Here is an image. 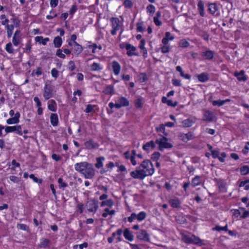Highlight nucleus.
Returning <instances> with one entry per match:
<instances>
[{
	"label": "nucleus",
	"mask_w": 249,
	"mask_h": 249,
	"mask_svg": "<svg viewBox=\"0 0 249 249\" xmlns=\"http://www.w3.org/2000/svg\"><path fill=\"white\" fill-rule=\"evenodd\" d=\"M154 172V169L150 160H144L136 170L130 173V176L134 178L143 179L145 177L151 176Z\"/></svg>",
	"instance_id": "1"
},
{
	"label": "nucleus",
	"mask_w": 249,
	"mask_h": 249,
	"mask_svg": "<svg viewBox=\"0 0 249 249\" xmlns=\"http://www.w3.org/2000/svg\"><path fill=\"white\" fill-rule=\"evenodd\" d=\"M75 170L82 174L86 178L92 179L95 176V170L91 164L87 162L76 163Z\"/></svg>",
	"instance_id": "2"
},
{
	"label": "nucleus",
	"mask_w": 249,
	"mask_h": 249,
	"mask_svg": "<svg viewBox=\"0 0 249 249\" xmlns=\"http://www.w3.org/2000/svg\"><path fill=\"white\" fill-rule=\"evenodd\" d=\"M182 240L186 243L194 244L197 245H202V240L194 235L191 236L184 235L182 236Z\"/></svg>",
	"instance_id": "3"
},
{
	"label": "nucleus",
	"mask_w": 249,
	"mask_h": 249,
	"mask_svg": "<svg viewBox=\"0 0 249 249\" xmlns=\"http://www.w3.org/2000/svg\"><path fill=\"white\" fill-rule=\"evenodd\" d=\"M156 143L159 144V149L160 151H163L164 148H171L173 147L172 144L168 142L167 139L164 137L157 139L156 141Z\"/></svg>",
	"instance_id": "4"
},
{
	"label": "nucleus",
	"mask_w": 249,
	"mask_h": 249,
	"mask_svg": "<svg viewBox=\"0 0 249 249\" xmlns=\"http://www.w3.org/2000/svg\"><path fill=\"white\" fill-rule=\"evenodd\" d=\"M86 206L88 211L95 213L98 208V202L96 199L89 200Z\"/></svg>",
	"instance_id": "5"
},
{
	"label": "nucleus",
	"mask_w": 249,
	"mask_h": 249,
	"mask_svg": "<svg viewBox=\"0 0 249 249\" xmlns=\"http://www.w3.org/2000/svg\"><path fill=\"white\" fill-rule=\"evenodd\" d=\"M43 97L47 100L53 97V88L49 84H45L43 89Z\"/></svg>",
	"instance_id": "6"
},
{
	"label": "nucleus",
	"mask_w": 249,
	"mask_h": 249,
	"mask_svg": "<svg viewBox=\"0 0 249 249\" xmlns=\"http://www.w3.org/2000/svg\"><path fill=\"white\" fill-rule=\"evenodd\" d=\"M111 22L113 28L111 34L112 35H114L116 34V31L121 28L120 21L118 18H112Z\"/></svg>",
	"instance_id": "7"
},
{
	"label": "nucleus",
	"mask_w": 249,
	"mask_h": 249,
	"mask_svg": "<svg viewBox=\"0 0 249 249\" xmlns=\"http://www.w3.org/2000/svg\"><path fill=\"white\" fill-rule=\"evenodd\" d=\"M137 237L138 239L143 240L146 242L149 241V234L147 233L146 231L141 230L137 233Z\"/></svg>",
	"instance_id": "8"
},
{
	"label": "nucleus",
	"mask_w": 249,
	"mask_h": 249,
	"mask_svg": "<svg viewBox=\"0 0 249 249\" xmlns=\"http://www.w3.org/2000/svg\"><path fill=\"white\" fill-rule=\"evenodd\" d=\"M20 114L19 112H17L14 117L8 119L6 120V123L8 124H16L19 122V118Z\"/></svg>",
	"instance_id": "9"
},
{
	"label": "nucleus",
	"mask_w": 249,
	"mask_h": 249,
	"mask_svg": "<svg viewBox=\"0 0 249 249\" xmlns=\"http://www.w3.org/2000/svg\"><path fill=\"white\" fill-rule=\"evenodd\" d=\"M179 138L182 141L187 142L189 140L193 139L195 137L191 132H188L186 134L180 133L179 134Z\"/></svg>",
	"instance_id": "10"
},
{
	"label": "nucleus",
	"mask_w": 249,
	"mask_h": 249,
	"mask_svg": "<svg viewBox=\"0 0 249 249\" xmlns=\"http://www.w3.org/2000/svg\"><path fill=\"white\" fill-rule=\"evenodd\" d=\"M234 75L240 81H245L247 79V76L245 75V71L243 70H241L240 72L235 71L234 73Z\"/></svg>",
	"instance_id": "11"
},
{
	"label": "nucleus",
	"mask_w": 249,
	"mask_h": 249,
	"mask_svg": "<svg viewBox=\"0 0 249 249\" xmlns=\"http://www.w3.org/2000/svg\"><path fill=\"white\" fill-rule=\"evenodd\" d=\"M155 147V144L153 141L146 142L145 144H143L142 146L143 149L148 153L149 152L150 150L153 149Z\"/></svg>",
	"instance_id": "12"
},
{
	"label": "nucleus",
	"mask_w": 249,
	"mask_h": 249,
	"mask_svg": "<svg viewBox=\"0 0 249 249\" xmlns=\"http://www.w3.org/2000/svg\"><path fill=\"white\" fill-rule=\"evenodd\" d=\"M197 10L200 14V15L203 17L205 16V11H204V2L202 0H197Z\"/></svg>",
	"instance_id": "13"
},
{
	"label": "nucleus",
	"mask_w": 249,
	"mask_h": 249,
	"mask_svg": "<svg viewBox=\"0 0 249 249\" xmlns=\"http://www.w3.org/2000/svg\"><path fill=\"white\" fill-rule=\"evenodd\" d=\"M126 50H127V54L128 56L138 55V53H135V51L136 50V48L130 44L127 45Z\"/></svg>",
	"instance_id": "14"
},
{
	"label": "nucleus",
	"mask_w": 249,
	"mask_h": 249,
	"mask_svg": "<svg viewBox=\"0 0 249 249\" xmlns=\"http://www.w3.org/2000/svg\"><path fill=\"white\" fill-rule=\"evenodd\" d=\"M112 70L114 74L116 75H118L121 70V66L116 61H113L112 62Z\"/></svg>",
	"instance_id": "15"
},
{
	"label": "nucleus",
	"mask_w": 249,
	"mask_h": 249,
	"mask_svg": "<svg viewBox=\"0 0 249 249\" xmlns=\"http://www.w3.org/2000/svg\"><path fill=\"white\" fill-rule=\"evenodd\" d=\"M20 34V30H17L13 37L12 42L13 44L17 46L19 44V35Z\"/></svg>",
	"instance_id": "16"
},
{
	"label": "nucleus",
	"mask_w": 249,
	"mask_h": 249,
	"mask_svg": "<svg viewBox=\"0 0 249 249\" xmlns=\"http://www.w3.org/2000/svg\"><path fill=\"white\" fill-rule=\"evenodd\" d=\"M48 108L51 111H56L57 109L56 102L54 100H50L48 103Z\"/></svg>",
	"instance_id": "17"
},
{
	"label": "nucleus",
	"mask_w": 249,
	"mask_h": 249,
	"mask_svg": "<svg viewBox=\"0 0 249 249\" xmlns=\"http://www.w3.org/2000/svg\"><path fill=\"white\" fill-rule=\"evenodd\" d=\"M50 121L52 125L56 126L58 124V118L56 113H52L50 116Z\"/></svg>",
	"instance_id": "18"
},
{
	"label": "nucleus",
	"mask_w": 249,
	"mask_h": 249,
	"mask_svg": "<svg viewBox=\"0 0 249 249\" xmlns=\"http://www.w3.org/2000/svg\"><path fill=\"white\" fill-rule=\"evenodd\" d=\"M198 80L201 82H205L209 80V74L206 72H203L197 75Z\"/></svg>",
	"instance_id": "19"
},
{
	"label": "nucleus",
	"mask_w": 249,
	"mask_h": 249,
	"mask_svg": "<svg viewBox=\"0 0 249 249\" xmlns=\"http://www.w3.org/2000/svg\"><path fill=\"white\" fill-rule=\"evenodd\" d=\"M196 122L195 118H188L182 122V125L184 127H188L191 126Z\"/></svg>",
	"instance_id": "20"
},
{
	"label": "nucleus",
	"mask_w": 249,
	"mask_h": 249,
	"mask_svg": "<svg viewBox=\"0 0 249 249\" xmlns=\"http://www.w3.org/2000/svg\"><path fill=\"white\" fill-rule=\"evenodd\" d=\"M83 51L82 47L78 44L77 42H75L73 44V46L72 47V51L73 53L77 54L79 55Z\"/></svg>",
	"instance_id": "21"
},
{
	"label": "nucleus",
	"mask_w": 249,
	"mask_h": 249,
	"mask_svg": "<svg viewBox=\"0 0 249 249\" xmlns=\"http://www.w3.org/2000/svg\"><path fill=\"white\" fill-rule=\"evenodd\" d=\"M204 116L205 117L204 120L209 122L213 121L214 117L213 113L208 110L205 111Z\"/></svg>",
	"instance_id": "22"
},
{
	"label": "nucleus",
	"mask_w": 249,
	"mask_h": 249,
	"mask_svg": "<svg viewBox=\"0 0 249 249\" xmlns=\"http://www.w3.org/2000/svg\"><path fill=\"white\" fill-rule=\"evenodd\" d=\"M202 55L205 57V59L211 60L213 57L214 52L211 50H208L202 53Z\"/></svg>",
	"instance_id": "23"
},
{
	"label": "nucleus",
	"mask_w": 249,
	"mask_h": 249,
	"mask_svg": "<svg viewBox=\"0 0 249 249\" xmlns=\"http://www.w3.org/2000/svg\"><path fill=\"white\" fill-rule=\"evenodd\" d=\"M35 39L36 42L41 43L43 45H46L47 42L50 40L48 37L43 38L42 36H37L35 37Z\"/></svg>",
	"instance_id": "24"
},
{
	"label": "nucleus",
	"mask_w": 249,
	"mask_h": 249,
	"mask_svg": "<svg viewBox=\"0 0 249 249\" xmlns=\"http://www.w3.org/2000/svg\"><path fill=\"white\" fill-rule=\"evenodd\" d=\"M124 235L125 238L129 241H131L134 239V236L128 229L124 230Z\"/></svg>",
	"instance_id": "25"
},
{
	"label": "nucleus",
	"mask_w": 249,
	"mask_h": 249,
	"mask_svg": "<svg viewBox=\"0 0 249 249\" xmlns=\"http://www.w3.org/2000/svg\"><path fill=\"white\" fill-rule=\"evenodd\" d=\"M86 148L92 149L97 147V145L92 140H89L85 142L84 144Z\"/></svg>",
	"instance_id": "26"
},
{
	"label": "nucleus",
	"mask_w": 249,
	"mask_h": 249,
	"mask_svg": "<svg viewBox=\"0 0 249 249\" xmlns=\"http://www.w3.org/2000/svg\"><path fill=\"white\" fill-rule=\"evenodd\" d=\"M96 108L97 106L88 104L86 107L85 111L87 113H92L95 112Z\"/></svg>",
	"instance_id": "27"
},
{
	"label": "nucleus",
	"mask_w": 249,
	"mask_h": 249,
	"mask_svg": "<svg viewBox=\"0 0 249 249\" xmlns=\"http://www.w3.org/2000/svg\"><path fill=\"white\" fill-rule=\"evenodd\" d=\"M208 10L211 14L213 15L218 10V7L215 3H210L209 5Z\"/></svg>",
	"instance_id": "28"
},
{
	"label": "nucleus",
	"mask_w": 249,
	"mask_h": 249,
	"mask_svg": "<svg viewBox=\"0 0 249 249\" xmlns=\"http://www.w3.org/2000/svg\"><path fill=\"white\" fill-rule=\"evenodd\" d=\"M50 241L48 239L42 238L40 240L39 247L41 248H47L49 246Z\"/></svg>",
	"instance_id": "29"
},
{
	"label": "nucleus",
	"mask_w": 249,
	"mask_h": 249,
	"mask_svg": "<svg viewBox=\"0 0 249 249\" xmlns=\"http://www.w3.org/2000/svg\"><path fill=\"white\" fill-rule=\"evenodd\" d=\"M62 43V38L59 36H56L53 39L54 46L56 48H59L61 46Z\"/></svg>",
	"instance_id": "30"
},
{
	"label": "nucleus",
	"mask_w": 249,
	"mask_h": 249,
	"mask_svg": "<svg viewBox=\"0 0 249 249\" xmlns=\"http://www.w3.org/2000/svg\"><path fill=\"white\" fill-rule=\"evenodd\" d=\"M104 160L105 158L103 157H101L97 158L96 163L95 164V167L98 169L101 168L103 166V161Z\"/></svg>",
	"instance_id": "31"
},
{
	"label": "nucleus",
	"mask_w": 249,
	"mask_h": 249,
	"mask_svg": "<svg viewBox=\"0 0 249 249\" xmlns=\"http://www.w3.org/2000/svg\"><path fill=\"white\" fill-rule=\"evenodd\" d=\"M212 155L213 158H218L222 162L225 161V160L219 156V152L217 150H212Z\"/></svg>",
	"instance_id": "32"
},
{
	"label": "nucleus",
	"mask_w": 249,
	"mask_h": 249,
	"mask_svg": "<svg viewBox=\"0 0 249 249\" xmlns=\"http://www.w3.org/2000/svg\"><path fill=\"white\" fill-rule=\"evenodd\" d=\"M230 101V99H226L225 100H218L217 101H213L212 104L213 106H218V107H220L223 106L225 103L229 102Z\"/></svg>",
	"instance_id": "33"
},
{
	"label": "nucleus",
	"mask_w": 249,
	"mask_h": 249,
	"mask_svg": "<svg viewBox=\"0 0 249 249\" xmlns=\"http://www.w3.org/2000/svg\"><path fill=\"white\" fill-rule=\"evenodd\" d=\"M201 183L200 177L198 176H196L192 180V185L194 187H196L200 185Z\"/></svg>",
	"instance_id": "34"
},
{
	"label": "nucleus",
	"mask_w": 249,
	"mask_h": 249,
	"mask_svg": "<svg viewBox=\"0 0 249 249\" xmlns=\"http://www.w3.org/2000/svg\"><path fill=\"white\" fill-rule=\"evenodd\" d=\"M6 29H7V36H8V37L10 38L11 37L12 34H13V31L14 29V25L7 24L6 25Z\"/></svg>",
	"instance_id": "35"
},
{
	"label": "nucleus",
	"mask_w": 249,
	"mask_h": 249,
	"mask_svg": "<svg viewBox=\"0 0 249 249\" xmlns=\"http://www.w3.org/2000/svg\"><path fill=\"white\" fill-rule=\"evenodd\" d=\"M169 203L171 206L173 208H178L179 207L180 203L178 199H171Z\"/></svg>",
	"instance_id": "36"
},
{
	"label": "nucleus",
	"mask_w": 249,
	"mask_h": 249,
	"mask_svg": "<svg viewBox=\"0 0 249 249\" xmlns=\"http://www.w3.org/2000/svg\"><path fill=\"white\" fill-rule=\"evenodd\" d=\"M90 67L91 70L92 71H98L102 69L101 66L97 63H93Z\"/></svg>",
	"instance_id": "37"
},
{
	"label": "nucleus",
	"mask_w": 249,
	"mask_h": 249,
	"mask_svg": "<svg viewBox=\"0 0 249 249\" xmlns=\"http://www.w3.org/2000/svg\"><path fill=\"white\" fill-rule=\"evenodd\" d=\"M118 102H119L121 106L123 107H125L129 106V101L128 100L124 98V97H121L119 99Z\"/></svg>",
	"instance_id": "38"
},
{
	"label": "nucleus",
	"mask_w": 249,
	"mask_h": 249,
	"mask_svg": "<svg viewBox=\"0 0 249 249\" xmlns=\"http://www.w3.org/2000/svg\"><path fill=\"white\" fill-rule=\"evenodd\" d=\"M146 216V213L144 212H141L138 214H136L137 219L139 221L144 220Z\"/></svg>",
	"instance_id": "39"
},
{
	"label": "nucleus",
	"mask_w": 249,
	"mask_h": 249,
	"mask_svg": "<svg viewBox=\"0 0 249 249\" xmlns=\"http://www.w3.org/2000/svg\"><path fill=\"white\" fill-rule=\"evenodd\" d=\"M241 174L243 175H246L249 173V167L244 165L240 168Z\"/></svg>",
	"instance_id": "40"
},
{
	"label": "nucleus",
	"mask_w": 249,
	"mask_h": 249,
	"mask_svg": "<svg viewBox=\"0 0 249 249\" xmlns=\"http://www.w3.org/2000/svg\"><path fill=\"white\" fill-rule=\"evenodd\" d=\"M17 228L18 229H19V230H21L22 231H29V227L24 224H18Z\"/></svg>",
	"instance_id": "41"
},
{
	"label": "nucleus",
	"mask_w": 249,
	"mask_h": 249,
	"mask_svg": "<svg viewBox=\"0 0 249 249\" xmlns=\"http://www.w3.org/2000/svg\"><path fill=\"white\" fill-rule=\"evenodd\" d=\"M5 50L9 53H14V49H13L12 44L11 42H9L6 45Z\"/></svg>",
	"instance_id": "42"
},
{
	"label": "nucleus",
	"mask_w": 249,
	"mask_h": 249,
	"mask_svg": "<svg viewBox=\"0 0 249 249\" xmlns=\"http://www.w3.org/2000/svg\"><path fill=\"white\" fill-rule=\"evenodd\" d=\"M189 42L184 39L180 40L179 42V46L182 48L188 47L189 46Z\"/></svg>",
	"instance_id": "43"
},
{
	"label": "nucleus",
	"mask_w": 249,
	"mask_h": 249,
	"mask_svg": "<svg viewBox=\"0 0 249 249\" xmlns=\"http://www.w3.org/2000/svg\"><path fill=\"white\" fill-rule=\"evenodd\" d=\"M145 43V39H141L140 44L139 45V48L141 49H142L144 51V54H146L147 50L145 49V48L144 47Z\"/></svg>",
	"instance_id": "44"
},
{
	"label": "nucleus",
	"mask_w": 249,
	"mask_h": 249,
	"mask_svg": "<svg viewBox=\"0 0 249 249\" xmlns=\"http://www.w3.org/2000/svg\"><path fill=\"white\" fill-rule=\"evenodd\" d=\"M9 179L12 182L15 183H18L20 181V178L15 176H10Z\"/></svg>",
	"instance_id": "45"
},
{
	"label": "nucleus",
	"mask_w": 249,
	"mask_h": 249,
	"mask_svg": "<svg viewBox=\"0 0 249 249\" xmlns=\"http://www.w3.org/2000/svg\"><path fill=\"white\" fill-rule=\"evenodd\" d=\"M58 183H59V187L60 188H65L67 186V184L63 181L62 178H59L58 179Z\"/></svg>",
	"instance_id": "46"
},
{
	"label": "nucleus",
	"mask_w": 249,
	"mask_h": 249,
	"mask_svg": "<svg viewBox=\"0 0 249 249\" xmlns=\"http://www.w3.org/2000/svg\"><path fill=\"white\" fill-rule=\"evenodd\" d=\"M218 186L219 190L222 192H225L226 191V183L224 182H219L218 183Z\"/></svg>",
	"instance_id": "47"
},
{
	"label": "nucleus",
	"mask_w": 249,
	"mask_h": 249,
	"mask_svg": "<svg viewBox=\"0 0 249 249\" xmlns=\"http://www.w3.org/2000/svg\"><path fill=\"white\" fill-rule=\"evenodd\" d=\"M30 178H32L35 182L38 183L39 184H41L42 182V179H39L36 177L34 174H31L29 176Z\"/></svg>",
	"instance_id": "48"
},
{
	"label": "nucleus",
	"mask_w": 249,
	"mask_h": 249,
	"mask_svg": "<svg viewBox=\"0 0 249 249\" xmlns=\"http://www.w3.org/2000/svg\"><path fill=\"white\" fill-rule=\"evenodd\" d=\"M15 132L20 136H22L23 132H22V126L20 125H15Z\"/></svg>",
	"instance_id": "49"
},
{
	"label": "nucleus",
	"mask_w": 249,
	"mask_h": 249,
	"mask_svg": "<svg viewBox=\"0 0 249 249\" xmlns=\"http://www.w3.org/2000/svg\"><path fill=\"white\" fill-rule=\"evenodd\" d=\"M5 128V131L6 133L15 132V126H6Z\"/></svg>",
	"instance_id": "50"
},
{
	"label": "nucleus",
	"mask_w": 249,
	"mask_h": 249,
	"mask_svg": "<svg viewBox=\"0 0 249 249\" xmlns=\"http://www.w3.org/2000/svg\"><path fill=\"white\" fill-rule=\"evenodd\" d=\"M170 51V48L169 46L167 45H163L161 48V51L163 53H168Z\"/></svg>",
	"instance_id": "51"
},
{
	"label": "nucleus",
	"mask_w": 249,
	"mask_h": 249,
	"mask_svg": "<svg viewBox=\"0 0 249 249\" xmlns=\"http://www.w3.org/2000/svg\"><path fill=\"white\" fill-rule=\"evenodd\" d=\"M147 10L148 12H149L150 14H153L155 12V7L154 5L152 4H150L148 6H147Z\"/></svg>",
	"instance_id": "52"
},
{
	"label": "nucleus",
	"mask_w": 249,
	"mask_h": 249,
	"mask_svg": "<svg viewBox=\"0 0 249 249\" xmlns=\"http://www.w3.org/2000/svg\"><path fill=\"white\" fill-rule=\"evenodd\" d=\"M160 156V153L155 152L151 155V159L154 160H157Z\"/></svg>",
	"instance_id": "53"
},
{
	"label": "nucleus",
	"mask_w": 249,
	"mask_h": 249,
	"mask_svg": "<svg viewBox=\"0 0 249 249\" xmlns=\"http://www.w3.org/2000/svg\"><path fill=\"white\" fill-rule=\"evenodd\" d=\"M213 230H216L217 231H228V226L226 225L224 227H220L219 226H216L215 228H213Z\"/></svg>",
	"instance_id": "54"
},
{
	"label": "nucleus",
	"mask_w": 249,
	"mask_h": 249,
	"mask_svg": "<svg viewBox=\"0 0 249 249\" xmlns=\"http://www.w3.org/2000/svg\"><path fill=\"white\" fill-rule=\"evenodd\" d=\"M50 14H52V15H47L46 16V18L48 20H50L57 16V14L54 13L53 9L50 11Z\"/></svg>",
	"instance_id": "55"
},
{
	"label": "nucleus",
	"mask_w": 249,
	"mask_h": 249,
	"mask_svg": "<svg viewBox=\"0 0 249 249\" xmlns=\"http://www.w3.org/2000/svg\"><path fill=\"white\" fill-rule=\"evenodd\" d=\"M135 106L137 108H140L142 107V99L138 98L135 101Z\"/></svg>",
	"instance_id": "56"
},
{
	"label": "nucleus",
	"mask_w": 249,
	"mask_h": 249,
	"mask_svg": "<svg viewBox=\"0 0 249 249\" xmlns=\"http://www.w3.org/2000/svg\"><path fill=\"white\" fill-rule=\"evenodd\" d=\"M56 55L61 58L64 59L66 57L65 54L62 53V51L61 49H58L57 51Z\"/></svg>",
	"instance_id": "57"
},
{
	"label": "nucleus",
	"mask_w": 249,
	"mask_h": 249,
	"mask_svg": "<svg viewBox=\"0 0 249 249\" xmlns=\"http://www.w3.org/2000/svg\"><path fill=\"white\" fill-rule=\"evenodd\" d=\"M58 71L55 68H53L51 71V74L53 77L57 78L58 76Z\"/></svg>",
	"instance_id": "58"
},
{
	"label": "nucleus",
	"mask_w": 249,
	"mask_h": 249,
	"mask_svg": "<svg viewBox=\"0 0 249 249\" xmlns=\"http://www.w3.org/2000/svg\"><path fill=\"white\" fill-rule=\"evenodd\" d=\"M75 68L74 63L72 61L69 62V69L70 71H73Z\"/></svg>",
	"instance_id": "59"
},
{
	"label": "nucleus",
	"mask_w": 249,
	"mask_h": 249,
	"mask_svg": "<svg viewBox=\"0 0 249 249\" xmlns=\"http://www.w3.org/2000/svg\"><path fill=\"white\" fill-rule=\"evenodd\" d=\"M34 73H35V74L37 76H39V75H41L42 73L41 68L38 67L35 72V71H33L32 74H33Z\"/></svg>",
	"instance_id": "60"
},
{
	"label": "nucleus",
	"mask_w": 249,
	"mask_h": 249,
	"mask_svg": "<svg viewBox=\"0 0 249 249\" xmlns=\"http://www.w3.org/2000/svg\"><path fill=\"white\" fill-rule=\"evenodd\" d=\"M137 219L136 214L135 213H132L130 216L128 217V221L129 222H132L134 219Z\"/></svg>",
	"instance_id": "61"
},
{
	"label": "nucleus",
	"mask_w": 249,
	"mask_h": 249,
	"mask_svg": "<svg viewBox=\"0 0 249 249\" xmlns=\"http://www.w3.org/2000/svg\"><path fill=\"white\" fill-rule=\"evenodd\" d=\"M170 40H172L174 39V36H172L171 33L169 32H166L165 36L164 37Z\"/></svg>",
	"instance_id": "62"
},
{
	"label": "nucleus",
	"mask_w": 249,
	"mask_h": 249,
	"mask_svg": "<svg viewBox=\"0 0 249 249\" xmlns=\"http://www.w3.org/2000/svg\"><path fill=\"white\" fill-rule=\"evenodd\" d=\"M172 83L175 86H180L181 85L180 81L177 79H173Z\"/></svg>",
	"instance_id": "63"
},
{
	"label": "nucleus",
	"mask_w": 249,
	"mask_h": 249,
	"mask_svg": "<svg viewBox=\"0 0 249 249\" xmlns=\"http://www.w3.org/2000/svg\"><path fill=\"white\" fill-rule=\"evenodd\" d=\"M154 22L157 26H160L162 24V22L157 18V17H154Z\"/></svg>",
	"instance_id": "64"
}]
</instances>
